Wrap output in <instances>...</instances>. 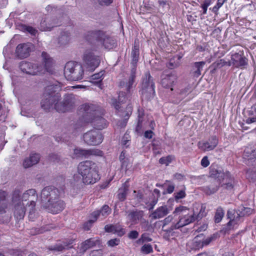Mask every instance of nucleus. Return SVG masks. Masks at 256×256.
I'll use <instances>...</instances> for the list:
<instances>
[{
  "label": "nucleus",
  "mask_w": 256,
  "mask_h": 256,
  "mask_svg": "<svg viewBox=\"0 0 256 256\" xmlns=\"http://www.w3.org/2000/svg\"><path fill=\"white\" fill-rule=\"evenodd\" d=\"M56 88L53 86H47L45 90L41 102L42 108L46 110H49L53 106L59 112H65L70 110L73 106L74 100L72 94L66 95L62 102H58L60 94L54 90Z\"/></svg>",
  "instance_id": "obj_1"
},
{
  "label": "nucleus",
  "mask_w": 256,
  "mask_h": 256,
  "mask_svg": "<svg viewBox=\"0 0 256 256\" xmlns=\"http://www.w3.org/2000/svg\"><path fill=\"white\" fill-rule=\"evenodd\" d=\"M58 196L57 188L52 186L44 188L40 194L42 206L51 213L60 212L64 208V204L63 201L59 200Z\"/></svg>",
  "instance_id": "obj_2"
},
{
  "label": "nucleus",
  "mask_w": 256,
  "mask_h": 256,
  "mask_svg": "<svg viewBox=\"0 0 256 256\" xmlns=\"http://www.w3.org/2000/svg\"><path fill=\"white\" fill-rule=\"evenodd\" d=\"M78 172L85 184H93L100 179L96 166L91 161L86 160L80 163Z\"/></svg>",
  "instance_id": "obj_3"
},
{
  "label": "nucleus",
  "mask_w": 256,
  "mask_h": 256,
  "mask_svg": "<svg viewBox=\"0 0 256 256\" xmlns=\"http://www.w3.org/2000/svg\"><path fill=\"white\" fill-rule=\"evenodd\" d=\"M42 57L44 66H38V64L30 62H22L20 64V70L30 74L35 75L44 73L45 70L50 72V67L52 64V59L46 52H42Z\"/></svg>",
  "instance_id": "obj_4"
},
{
  "label": "nucleus",
  "mask_w": 256,
  "mask_h": 256,
  "mask_svg": "<svg viewBox=\"0 0 256 256\" xmlns=\"http://www.w3.org/2000/svg\"><path fill=\"white\" fill-rule=\"evenodd\" d=\"M174 213L179 216V220L175 225L176 228L188 225L196 220L195 210H190L186 206H180L176 208Z\"/></svg>",
  "instance_id": "obj_5"
},
{
  "label": "nucleus",
  "mask_w": 256,
  "mask_h": 256,
  "mask_svg": "<svg viewBox=\"0 0 256 256\" xmlns=\"http://www.w3.org/2000/svg\"><path fill=\"white\" fill-rule=\"evenodd\" d=\"M36 199V190L34 189H30L24 193L22 200L18 199V202L20 201L22 205L28 206V209L29 210V218H32L34 210L36 206L34 200Z\"/></svg>",
  "instance_id": "obj_6"
},
{
  "label": "nucleus",
  "mask_w": 256,
  "mask_h": 256,
  "mask_svg": "<svg viewBox=\"0 0 256 256\" xmlns=\"http://www.w3.org/2000/svg\"><path fill=\"white\" fill-rule=\"evenodd\" d=\"M72 65L68 64L65 66L64 69V75L66 78L68 80H79L82 78L84 70L82 66L80 64H76L75 70L72 71V73H70L69 70H72Z\"/></svg>",
  "instance_id": "obj_7"
},
{
  "label": "nucleus",
  "mask_w": 256,
  "mask_h": 256,
  "mask_svg": "<svg viewBox=\"0 0 256 256\" xmlns=\"http://www.w3.org/2000/svg\"><path fill=\"white\" fill-rule=\"evenodd\" d=\"M100 60L92 52L86 51L84 54L83 66L88 70L92 71L98 66Z\"/></svg>",
  "instance_id": "obj_8"
},
{
  "label": "nucleus",
  "mask_w": 256,
  "mask_h": 256,
  "mask_svg": "<svg viewBox=\"0 0 256 256\" xmlns=\"http://www.w3.org/2000/svg\"><path fill=\"white\" fill-rule=\"evenodd\" d=\"M218 184L224 189L230 190L232 189L234 184V180L228 172L218 173L217 176Z\"/></svg>",
  "instance_id": "obj_9"
},
{
  "label": "nucleus",
  "mask_w": 256,
  "mask_h": 256,
  "mask_svg": "<svg viewBox=\"0 0 256 256\" xmlns=\"http://www.w3.org/2000/svg\"><path fill=\"white\" fill-rule=\"evenodd\" d=\"M84 140L88 144L97 145L102 141V135L96 130H91L85 133L83 136Z\"/></svg>",
  "instance_id": "obj_10"
},
{
  "label": "nucleus",
  "mask_w": 256,
  "mask_h": 256,
  "mask_svg": "<svg viewBox=\"0 0 256 256\" xmlns=\"http://www.w3.org/2000/svg\"><path fill=\"white\" fill-rule=\"evenodd\" d=\"M89 111V110H88ZM88 114H90V116L92 117L89 122L92 123L94 126L97 129L102 130L107 126V123L106 120L102 116L98 115V112L94 110L92 113L90 112H88Z\"/></svg>",
  "instance_id": "obj_11"
},
{
  "label": "nucleus",
  "mask_w": 256,
  "mask_h": 256,
  "mask_svg": "<svg viewBox=\"0 0 256 256\" xmlns=\"http://www.w3.org/2000/svg\"><path fill=\"white\" fill-rule=\"evenodd\" d=\"M140 91L142 95L146 96L154 92V84L149 74H146L142 80Z\"/></svg>",
  "instance_id": "obj_12"
},
{
  "label": "nucleus",
  "mask_w": 256,
  "mask_h": 256,
  "mask_svg": "<svg viewBox=\"0 0 256 256\" xmlns=\"http://www.w3.org/2000/svg\"><path fill=\"white\" fill-rule=\"evenodd\" d=\"M18 194H14L12 197V202L14 205V216L17 220L22 219L25 215V205H22L20 201L18 202Z\"/></svg>",
  "instance_id": "obj_13"
},
{
  "label": "nucleus",
  "mask_w": 256,
  "mask_h": 256,
  "mask_svg": "<svg viewBox=\"0 0 256 256\" xmlns=\"http://www.w3.org/2000/svg\"><path fill=\"white\" fill-rule=\"evenodd\" d=\"M32 46V45L30 43L18 45L16 50L17 56L20 58H26L29 56Z\"/></svg>",
  "instance_id": "obj_14"
},
{
  "label": "nucleus",
  "mask_w": 256,
  "mask_h": 256,
  "mask_svg": "<svg viewBox=\"0 0 256 256\" xmlns=\"http://www.w3.org/2000/svg\"><path fill=\"white\" fill-rule=\"evenodd\" d=\"M232 63L236 68H242L248 64L247 58L238 53H235L231 56Z\"/></svg>",
  "instance_id": "obj_15"
},
{
  "label": "nucleus",
  "mask_w": 256,
  "mask_h": 256,
  "mask_svg": "<svg viewBox=\"0 0 256 256\" xmlns=\"http://www.w3.org/2000/svg\"><path fill=\"white\" fill-rule=\"evenodd\" d=\"M218 144V140L216 136H212L206 142H198V146L202 150H211L214 149Z\"/></svg>",
  "instance_id": "obj_16"
},
{
  "label": "nucleus",
  "mask_w": 256,
  "mask_h": 256,
  "mask_svg": "<svg viewBox=\"0 0 256 256\" xmlns=\"http://www.w3.org/2000/svg\"><path fill=\"white\" fill-rule=\"evenodd\" d=\"M98 43L104 48L111 50L116 46V40L106 35H102L98 40Z\"/></svg>",
  "instance_id": "obj_17"
},
{
  "label": "nucleus",
  "mask_w": 256,
  "mask_h": 256,
  "mask_svg": "<svg viewBox=\"0 0 256 256\" xmlns=\"http://www.w3.org/2000/svg\"><path fill=\"white\" fill-rule=\"evenodd\" d=\"M100 244L99 239L97 238H93L86 240L82 243L80 250L82 252H84L86 250L96 245Z\"/></svg>",
  "instance_id": "obj_18"
},
{
  "label": "nucleus",
  "mask_w": 256,
  "mask_h": 256,
  "mask_svg": "<svg viewBox=\"0 0 256 256\" xmlns=\"http://www.w3.org/2000/svg\"><path fill=\"white\" fill-rule=\"evenodd\" d=\"M228 217L230 219V221L228 222L229 225L234 226L236 224L238 223L243 216H242L240 210L238 212L235 211L234 210H228Z\"/></svg>",
  "instance_id": "obj_19"
},
{
  "label": "nucleus",
  "mask_w": 256,
  "mask_h": 256,
  "mask_svg": "<svg viewBox=\"0 0 256 256\" xmlns=\"http://www.w3.org/2000/svg\"><path fill=\"white\" fill-rule=\"evenodd\" d=\"M73 240H70L68 242H62V243H58L54 246H51L48 248V250L54 252H61L64 250L72 248L71 244L73 242Z\"/></svg>",
  "instance_id": "obj_20"
},
{
  "label": "nucleus",
  "mask_w": 256,
  "mask_h": 256,
  "mask_svg": "<svg viewBox=\"0 0 256 256\" xmlns=\"http://www.w3.org/2000/svg\"><path fill=\"white\" fill-rule=\"evenodd\" d=\"M6 192L0 190V214H3L8 210V204L6 196Z\"/></svg>",
  "instance_id": "obj_21"
},
{
  "label": "nucleus",
  "mask_w": 256,
  "mask_h": 256,
  "mask_svg": "<svg viewBox=\"0 0 256 256\" xmlns=\"http://www.w3.org/2000/svg\"><path fill=\"white\" fill-rule=\"evenodd\" d=\"M40 159V156L38 154H32L28 158H26L23 162L25 168H29L37 164Z\"/></svg>",
  "instance_id": "obj_22"
},
{
  "label": "nucleus",
  "mask_w": 256,
  "mask_h": 256,
  "mask_svg": "<svg viewBox=\"0 0 256 256\" xmlns=\"http://www.w3.org/2000/svg\"><path fill=\"white\" fill-rule=\"evenodd\" d=\"M104 228L106 232H112L119 236H122L125 233L124 230L120 225H106Z\"/></svg>",
  "instance_id": "obj_23"
},
{
  "label": "nucleus",
  "mask_w": 256,
  "mask_h": 256,
  "mask_svg": "<svg viewBox=\"0 0 256 256\" xmlns=\"http://www.w3.org/2000/svg\"><path fill=\"white\" fill-rule=\"evenodd\" d=\"M182 56L180 54L170 55L167 66L170 69L178 67L180 65V61Z\"/></svg>",
  "instance_id": "obj_24"
},
{
  "label": "nucleus",
  "mask_w": 256,
  "mask_h": 256,
  "mask_svg": "<svg viewBox=\"0 0 256 256\" xmlns=\"http://www.w3.org/2000/svg\"><path fill=\"white\" fill-rule=\"evenodd\" d=\"M143 216L142 211L130 212L128 216V219L132 222V224L137 223Z\"/></svg>",
  "instance_id": "obj_25"
},
{
  "label": "nucleus",
  "mask_w": 256,
  "mask_h": 256,
  "mask_svg": "<svg viewBox=\"0 0 256 256\" xmlns=\"http://www.w3.org/2000/svg\"><path fill=\"white\" fill-rule=\"evenodd\" d=\"M176 80V76L173 74H170L163 78L162 81L161 82V84L164 88H170V90H172L173 89L171 88V86Z\"/></svg>",
  "instance_id": "obj_26"
},
{
  "label": "nucleus",
  "mask_w": 256,
  "mask_h": 256,
  "mask_svg": "<svg viewBox=\"0 0 256 256\" xmlns=\"http://www.w3.org/2000/svg\"><path fill=\"white\" fill-rule=\"evenodd\" d=\"M205 64V62H195L194 64L192 72L194 76L198 77L201 74V72Z\"/></svg>",
  "instance_id": "obj_27"
},
{
  "label": "nucleus",
  "mask_w": 256,
  "mask_h": 256,
  "mask_svg": "<svg viewBox=\"0 0 256 256\" xmlns=\"http://www.w3.org/2000/svg\"><path fill=\"white\" fill-rule=\"evenodd\" d=\"M72 153L70 154V156L73 158H78L82 156H88V152L86 150L76 148L72 150Z\"/></svg>",
  "instance_id": "obj_28"
},
{
  "label": "nucleus",
  "mask_w": 256,
  "mask_h": 256,
  "mask_svg": "<svg viewBox=\"0 0 256 256\" xmlns=\"http://www.w3.org/2000/svg\"><path fill=\"white\" fill-rule=\"evenodd\" d=\"M127 98H128L125 96L124 94L122 92L119 94L118 102H117L116 100L112 98L110 102L112 104V105L113 106L116 110H118V109L120 108L119 106L120 104L126 102Z\"/></svg>",
  "instance_id": "obj_29"
},
{
  "label": "nucleus",
  "mask_w": 256,
  "mask_h": 256,
  "mask_svg": "<svg viewBox=\"0 0 256 256\" xmlns=\"http://www.w3.org/2000/svg\"><path fill=\"white\" fill-rule=\"evenodd\" d=\"M218 180H215L214 183L204 188V192L208 194H214L218 189Z\"/></svg>",
  "instance_id": "obj_30"
},
{
  "label": "nucleus",
  "mask_w": 256,
  "mask_h": 256,
  "mask_svg": "<svg viewBox=\"0 0 256 256\" xmlns=\"http://www.w3.org/2000/svg\"><path fill=\"white\" fill-rule=\"evenodd\" d=\"M132 64H136L138 61L139 56V44L135 42L134 46L132 52Z\"/></svg>",
  "instance_id": "obj_31"
},
{
  "label": "nucleus",
  "mask_w": 256,
  "mask_h": 256,
  "mask_svg": "<svg viewBox=\"0 0 256 256\" xmlns=\"http://www.w3.org/2000/svg\"><path fill=\"white\" fill-rule=\"evenodd\" d=\"M94 212H98L99 214L98 215H97V219L100 218L101 220H102L110 213V209L108 206L104 205L100 210L95 211Z\"/></svg>",
  "instance_id": "obj_32"
},
{
  "label": "nucleus",
  "mask_w": 256,
  "mask_h": 256,
  "mask_svg": "<svg viewBox=\"0 0 256 256\" xmlns=\"http://www.w3.org/2000/svg\"><path fill=\"white\" fill-rule=\"evenodd\" d=\"M98 214V212H94L92 214L90 219L84 224V228L85 230H88L90 228L92 224L96 220L97 215Z\"/></svg>",
  "instance_id": "obj_33"
},
{
  "label": "nucleus",
  "mask_w": 256,
  "mask_h": 256,
  "mask_svg": "<svg viewBox=\"0 0 256 256\" xmlns=\"http://www.w3.org/2000/svg\"><path fill=\"white\" fill-rule=\"evenodd\" d=\"M197 209H199L200 211L198 213L196 212V220H200L206 214V206L204 204H198Z\"/></svg>",
  "instance_id": "obj_34"
},
{
  "label": "nucleus",
  "mask_w": 256,
  "mask_h": 256,
  "mask_svg": "<svg viewBox=\"0 0 256 256\" xmlns=\"http://www.w3.org/2000/svg\"><path fill=\"white\" fill-rule=\"evenodd\" d=\"M244 158H247L248 160H251L255 162H256V150H250L248 148L244 150Z\"/></svg>",
  "instance_id": "obj_35"
},
{
  "label": "nucleus",
  "mask_w": 256,
  "mask_h": 256,
  "mask_svg": "<svg viewBox=\"0 0 256 256\" xmlns=\"http://www.w3.org/2000/svg\"><path fill=\"white\" fill-rule=\"evenodd\" d=\"M161 186L164 189V191L162 192L164 194H166L172 193L174 189V186L171 182L168 181L166 183L161 185Z\"/></svg>",
  "instance_id": "obj_36"
},
{
  "label": "nucleus",
  "mask_w": 256,
  "mask_h": 256,
  "mask_svg": "<svg viewBox=\"0 0 256 256\" xmlns=\"http://www.w3.org/2000/svg\"><path fill=\"white\" fill-rule=\"evenodd\" d=\"M128 190V188L126 184H124L123 186L119 190L118 196V198L120 200L122 201L125 200L127 194Z\"/></svg>",
  "instance_id": "obj_37"
},
{
  "label": "nucleus",
  "mask_w": 256,
  "mask_h": 256,
  "mask_svg": "<svg viewBox=\"0 0 256 256\" xmlns=\"http://www.w3.org/2000/svg\"><path fill=\"white\" fill-rule=\"evenodd\" d=\"M175 160V157L172 155H169L166 156L161 158V164L168 166L172 162Z\"/></svg>",
  "instance_id": "obj_38"
},
{
  "label": "nucleus",
  "mask_w": 256,
  "mask_h": 256,
  "mask_svg": "<svg viewBox=\"0 0 256 256\" xmlns=\"http://www.w3.org/2000/svg\"><path fill=\"white\" fill-rule=\"evenodd\" d=\"M224 216V212L222 208H218L215 214L214 220L216 223H218L221 221Z\"/></svg>",
  "instance_id": "obj_39"
},
{
  "label": "nucleus",
  "mask_w": 256,
  "mask_h": 256,
  "mask_svg": "<svg viewBox=\"0 0 256 256\" xmlns=\"http://www.w3.org/2000/svg\"><path fill=\"white\" fill-rule=\"evenodd\" d=\"M132 108L131 106H130L127 108L126 112V114L124 116V121L120 123L118 125L119 126L122 128V127H124L126 126V120H128L129 116L132 114Z\"/></svg>",
  "instance_id": "obj_40"
},
{
  "label": "nucleus",
  "mask_w": 256,
  "mask_h": 256,
  "mask_svg": "<svg viewBox=\"0 0 256 256\" xmlns=\"http://www.w3.org/2000/svg\"><path fill=\"white\" fill-rule=\"evenodd\" d=\"M49 20H44L43 22H42L40 24V28L42 30H50L52 28L56 26V24H47V22H48Z\"/></svg>",
  "instance_id": "obj_41"
},
{
  "label": "nucleus",
  "mask_w": 256,
  "mask_h": 256,
  "mask_svg": "<svg viewBox=\"0 0 256 256\" xmlns=\"http://www.w3.org/2000/svg\"><path fill=\"white\" fill-rule=\"evenodd\" d=\"M134 75H132L130 78L128 82L126 84V86L124 84L123 85H122V82H120V86H125L127 91L130 92L131 88H132V86L134 84Z\"/></svg>",
  "instance_id": "obj_42"
},
{
  "label": "nucleus",
  "mask_w": 256,
  "mask_h": 256,
  "mask_svg": "<svg viewBox=\"0 0 256 256\" xmlns=\"http://www.w3.org/2000/svg\"><path fill=\"white\" fill-rule=\"evenodd\" d=\"M140 251L144 254H148L152 252V247L150 244H146L142 246Z\"/></svg>",
  "instance_id": "obj_43"
},
{
  "label": "nucleus",
  "mask_w": 256,
  "mask_h": 256,
  "mask_svg": "<svg viewBox=\"0 0 256 256\" xmlns=\"http://www.w3.org/2000/svg\"><path fill=\"white\" fill-rule=\"evenodd\" d=\"M217 238V235L216 234H214L211 236L210 237L206 238L205 240H203L202 242L201 246L202 247L204 246H208L209 244L212 241L215 240Z\"/></svg>",
  "instance_id": "obj_44"
},
{
  "label": "nucleus",
  "mask_w": 256,
  "mask_h": 256,
  "mask_svg": "<svg viewBox=\"0 0 256 256\" xmlns=\"http://www.w3.org/2000/svg\"><path fill=\"white\" fill-rule=\"evenodd\" d=\"M104 74V72L102 71L98 73L95 74L92 76V80H98L97 82H100L102 79Z\"/></svg>",
  "instance_id": "obj_45"
},
{
  "label": "nucleus",
  "mask_w": 256,
  "mask_h": 256,
  "mask_svg": "<svg viewBox=\"0 0 256 256\" xmlns=\"http://www.w3.org/2000/svg\"><path fill=\"white\" fill-rule=\"evenodd\" d=\"M122 163V168L126 172L129 168V166L130 165V161L128 158H126V160H124Z\"/></svg>",
  "instance_id": "obj_46"
},
{
  "label": "nucleus",
  "mask_w": 256,
  "mask_h": 256,
  "mask_svg": "<svg viewBox=\"0 0 256 256\" xmlns=\"http://www.w3.org/2000/svg\"><path fill=\"white\" fill-rule=\"evenodd\" d=\"M232 66V60L228 61H226L224 60H220L217 63V66Z\"/></svg>",
  "instance_id": "obj_47"
},
{
  "label": "nucleus",
  "mask_w": 256,
  "mask_h": 256,
  "mask_svg": "<svg viewBox=\"0 0 256 256\" xmlns=\"http://www.w3.org/2000/svg\"><path fill=\"white\" fill-rule=\"evenodd\" d=\"M239 210L242 216L246 215H249L252 212V210L249 208H242L241 210Z\"/></svg>",
  "instance_id": "obj_48"
},
{
  "label": "nucleus",
  "mask_w": 256,
  "mask_h": 256,
  "mask_svg": "<svg viewBox=\"0 0 256 256\" xmlns=\"http://www.w3.org/2000/svg\"><path fill=\"white\" fill-rule=\"evenodd\" d=\"M120 240L118 238L112 239L108 242V245L109 246L114 247L120 244Z\"/></svg>",
  "instance_id": "obj_49"
},
{
  "label": "nucleus",
  "mask_w": 256,
  "mask_h": 256,
  "mask_svg": "<svg viewBox=\"0 0 256 256\" xmlns=\"http://www.w3.org/2000/svg\"><path fill=\"white\" fill-rule=\"evenodd\" d=\"M210 4V0H206L202 4V8L203 10V14H206L208 7Z\"/></svg>",
  "instance_id": "obj_50"
},
{
  "label": "nucleus",
  "mask_w": 256,
  "mask_h": 256,
  "mask_svg": "<svg viewBox=\"0 0 256 256\" xmlns=\"http://www.w3.org/2000/svg\"><path fill=\"white\" fill-rule=\"evenodd\" d=\"M88 150V156L89 155H94V156H102V152L98 150L92 149V150Z\"/></svg>",
  "instance_id": "obj_51"
},
{
  "label": "nucleus",
  "mask_w": 256,
  "mask_h": 256,
  "mask_svg": "<svg viewBox=\"0 0 256 256\" xmlns=\"http://www.w3.org/2000/svg\"><path fill=\"white\" fill-rule=\"evenodd\" d=\"M24 30L26 31L29 32L30 34H31L34 35V36L36 35V34L38 32L36 30L35 28H32V26H24Z\"/></svg>",
  "instance_id": "obj_52"
},
{
  "label": "nucleus",
  "mask_w": 256,
  "mask_h": 256,
  "mask_svg": "<svg viewBox=\"0 0 256 256\" xmlns=\"http://www.w3.org/2000/svg\"><path fill=\"white\" fill-rule=\"evenodd\" d=\"M176 200L182 198L186 196L184 190H180L178 192L174 193Z\"/></svg>",
  "instance_id": "obj_53"
},
{
  "label": "nucleus",
  "mask_w": 256,
  "mask_h": 256,
  "mask_svg": "<svg viewBox=\"0 0 256 256\" xmlns=\"http://www.w3.org/2000/svg\"><path fill=\"white\" fill-rule=\"evenodd\" d=\"M150 218L152 220H156L160 218V210L159 208H157L156 210L152 212L150 215Z\"/></svg>",
  "instance_id": "obj_54"
},
{
  "label": "nucleus",
  "mask_w": 256,
  "mask_h": 256,
  "mask_svg": "<svg viewBox=\"0 0 256 256\" xmlns=\"http://www.w3.org/2000/svg\"><path fill=\"white\" fill-rule=\"evenodd\" d=\"M224 2V0H218L216 4L212 8V12H216L222 6Z\"/></svg>",
  "instance_id": "obj_55"
},
{
  "label": "nucleus",
  "mask_w": 256,
  "mask_h": 256,
  "mask_svg": "<svg viewBox=\"0 0 256 256\" xmlns=\"http://www.w3.org/2000/svg\"><path fill=\"white\" fill-rule=\"evenodd\" d=\"M191 92L192 90L190 88V86H188L181 90L180 92V94L183 96H186L188 94L190 93Z\"/></svg>",
  "instance_id": "obj_56"
},
{
  "label": "nucleus",
  "mask_w": 256,
  "mask_h": 256,
  "mask_svg": "<svg viewBox=\"0 0 256 256\" xmlns=\"http://www.w3.org/2000/svg\"><path fill=\"white\" fill-rule=\"evenodd\" d=\"M171 210V208H168L166 206H161V217L166 215Z\"/></svg>",
  "instance_id": "obj_57"
},
{
  "label": "nucleus",
  "mask_w": 256,
  "mask_h": 256,
  "mask_svg": "<svg viewBox=\"0 0 256 256\" xmlns=\"http://www.w3.org/2000/svg\"><path fill=\"white\" fill-rule=\"evenodd\" d=\"M161 6H162L164 11L166 12L169 10L170 8V6L167 2L161 1Z\"/></svg>",
  "instance_id": "obj_58"
},
{
  "label": "nucleus",
  "mask_w": 256,
  "mask_h": 256,
  "mask_svg": "<svg viewBox=\"0 0 256 256\" xmlns=\"http://www.w3.org/2000/svg\"><path fill=\"white\" fill-rule=\"evenodd\" d=\"M97 1L101 6H108L112 2V0H97Z\"/></svg>",
  "instance_id": "obj_59"
},
{
  "label": "nucleus",
  "mask_w": 256,
  "mask_h": 256,
  "mask_svg": "<svg viewBox=\"0 0 256 256\" xmlns=\"http://www.w3.org/2000/svg\"><path fill=\"white\" fill-rule=\"evenodd\" d=\"M210 164V162L208 160V158L206 156H204L202 160L201 161V164L204 167H206L208 166Z\"/></svg>",
  "instance_id": "obj_60"
},
{
  "label": "nucleus",
  "mask_w": 256,
  "mask_h": 256,
  "mask_svg": "<svg viewBox=\"0 0 256 256\" xmlns=\"http://www.w3.org/2000/svg\"><path fill=\"white\" fill-rule=\"evenodd\" d=\"M248 178H250L252 181L256 180V172H250L247 174Z\"/></svg>",
  "instance_id": "obj_61"
},
{
  "label": "nucleus",
  "mask_w": 256,
  "mask_h": 256,
  "mask_svg": "<svg viewBox=\"0 0 256 256\" xmlns=\"http://www.w3.org/2000/svg\"><path fill=\"white\" fill-rule=\"evenodd\" d=\"M150 240H151L150 239H148L145 236L142 234L141 238L138 239L137 240L136 242L138 244H142L144 242L150 241Z\"/></svg>",
  "instance_id": "obj_62"
},
{
  "label": "nucleus",
  "mask_w": 256,
  "mask_h": 256,
  "mask_svg": "<svg viewBox=\"0 0 256 256\" xmlns=\"http://www.w3.org/2000/svg\"><path fill=\"white\" fill-rule=\"evenodd\" d=\"M138 235V233L136 231L134 230L130 232L128 236L130 238L134 239L137 238Z\"/></svg>",
  "instance_id": "obj_63"
},
{
  "label": "nucleus",
  "mask_w": 256,
  "mask_h": 256,
  "mask_svg": "<svg viewBox=\"0 0 256 256\" xmlns=\"http://www.w3.org/2000/svg\"><path fill=\"white\" fill-rule=\"evenodd\" d=\"M91 256H102V253L100 250H94L90 253Z\"/></svg>",
  "instance_id": "obj_64"
}]
</instances>
